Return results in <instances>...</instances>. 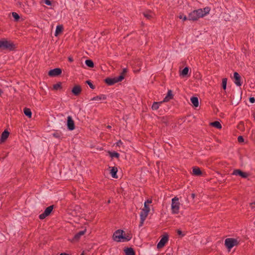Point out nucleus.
Wrapping results in <instances>:
<instances>
[{"label":"nucleus","mask_w":255,"mask_h":255,"mask_svg":"<svg viewBox=\"0 0 255 255\" xmlns=\"http://www.w3.org/2000/svg\"><path fill=\"white\" fill-rule=\"evenodd\" d=\"M124 231L122 230H118L113 234V239L115 241L119 242H127L131 240L132 237L130 235L127 236L123 235Z\"/></svg>","instance_id":"f257e3e1"},{"label":"nucleus","mask_w":255,"mask_h":255,"mask_svg":"<svg viewBox=\"0 0 255 255\" xmlns=\"http://www.w3.org/2000/svg\"><path fill=\"white\" fill-rule=\"evenodd\" d=\"M15 48V45L13 42L7 40L5 39H2L0 40V50H6V51H12Z\"/></svg>","instance_id":"f03ea898"},{"label":"nucleus","mask_w":255,"mask_h":255,"mask_svg":"<svg viewBox=\"0 0 255 255\" xmlns=\"http://www.w3.org/2000/svg\"><path fill=\"white\" fill-rule=\"evenodd\" d=\"M203 17L202 13V9L200 8L197 10H194L191 12L188 15V19L190 20H197L199 18Z\"/></svg>","instance_id":"7ed1b4c3"},{"label":"nucleus","mask_w":255,"mask_h":255,"mask_svg":"<svg viewBox=\"0 0 255 255\" xmlns=\"http://www.w3.org/2000/svg\"><path fill=\"white\" fill-rule=\"evenodd\" d=\"M180 203L179 198L175 197L172 199L171 211L173 214H178L179 210Z\"/></svg>","instance_id":"20e7f679"},{"label":"nucleus","mask_w":255,"mask_h":255,"mask_svg":"<svg viewBox=\"0 0 255 255\" xmlns=\"http://www.w3.org/2000/svg\"><path fill=\"white\" fill-rule=\"evenodd\" d=\"M239 241L237 239L227 238L225 241V245L229 249L231 250L233 247L238 245Z\"/></svg>","instance_id":"39448f33"},{"label":"nucleus","mask_w":255,"mask_h":255,"mask_svg":"<svg viewBox=\"0 0 255 255\" xmlns=\"http://www.w3.org/2000/svg\"><path fill=\"white\" fill-rule=\"evenodd\" d=\"M151 200H147L144 202V208L142 209L140 213V218H144L146 219L150 210L149 206H147V203H151Z\"/></svg>","instance_id":"423d86ee"},{"label":"nucleus","mask_w":255,"mask_h":255,"mask_svg":"<svg viewBox=\"0 0 255 255\" xmlns=\"http://www.w3.org/2000/svg\"><path fill=\"white\" fill-rule=\"evenodd\" d=\"M124 79L123 76H119L113 78H107L105 79V82L109 86H112Z\"/></svg>","instance_id":"0eeeda50"},{"label":"nucleus","mask_w":255,"mask_h":255,"mask_svg":"<svg viewBox=\"0 0 255 255\" xmlns=\"http://www.w3.org/2000/svg\"><path fill=\"white\" fill-rule=\"evenodd\" d=\"M169 236L168 234H165L162 237L159 243L157 244V248L159 249L165 246V244L168 242Z\"/></svg>","instance_id":"6e6552de"},{"label":"nucleus","mask_w":255,"mask_h":255,"mask_svg":"<svg viewBox=\"0 0 255 255\" xmlns=\"http://www.w3.org/2000/svg\"><path fill=\"white\" fill-rule=\"evenodd\" d=\"M54 208V205H51L47 207L44 212L39 216V218L41 220L44 219L46 217L50 215Z\"/></svg>","instance_id":"1a4fd4ad"},{"label":"nucleus","mask_w":255,"mask_h":255,"mask_svg":"<svg viewBox=\"0 0 255 255\" xmlns=\"http://www.w3.org/2000/svg\"><path fill=\"white\" fill-rule=\"evenodd\" d=\"M67 126L68 129L70 130H73L75 129V126L74 122L72 117L70 116L67 117Z\"/></svg>","instance_id":"9d476101"},{"label":"nucleus","mask_w":255,"mask_h":255,"mask_svg":"<svg viewBox=\"0 0 255 255\" xmlns=\"http://www.w3.org/2000/svg\"><path fill=\"white\" fill-rule=\"evenodd\" d=\"M232 174L234 175H239L244 178H247L249 175V173L243 172L240 169L234 170L232 173Z\"/></svg>","instance_id":"9b49d317"},{"label":"nucleus","mask_w":255,"mask_h":255,"mask_svg":"<svg viewBox=\"0 0 255 255\" xmlns=\"http://www.w3.org/2000/svg\"><path fill=\"white\" fill-rule=\"evenodd\" d=\"M61 73V69L57 68L50 70L48 72V75L50 76L55 77L59 75Z\"/></svg>","instance_id":"f8f14e48"},{"label":"nucleus","mask_w":255,"mask_h":255,"mask_svg":"<svg viewBox=\"0 0 255 255\" xmlns=\"http://www.w3.org/2000/svg\"><path fill=\"white\" fill-rule=\"evenodd\" d=\"M234 77L235 79V84L238 86H241L242 85L241 77L239 73L237 72H235L234 73Z\"/></svg>","instance_id":"ddd939ff"},{"label":"nucleus","mask_w":255,"mask_h":255,"mask_svg":"<svg viewBox=\"0 0 255 255\" xmlns=\"http://www.w3.org/2000/svg\"><path fill=\"white\" fill-rule=\"evenodd\" d=\"M82 89L80 85H76L75 86L72 90V93L75 96H78L81 92Z\"/></svg>","instance_id":"4468645a"},{"label":"nucleus","mask_w":255,"mask_h":255,"mask_svg":"<svg viewBox=\"0 0 255 255\" xmlns=\"http://www.w3.org/2000/svg\"><path fill=\"white\" fill-rule=\"evenodd\" d=\"M86 232V230L85 229L83 231H81L79 232L78 233H77L74 236V237L72 239V241H78L80 239L81 237L85 234Z\"/></svg>","instance_id":"2eb2a0df"},{"label":"nucleus","mask_w":255,"mask_h":255,"mask_svg":"<svg viewBox=\"0 0 255 255\" xmlns=\"http://www.w3.org/2000/svg\"><path fill=\"white\" fill-rule=\"evenodd\" d=\"M192 171L193 174L195 176H201L202 174V171L198 167H194Z\"/></svg>","instance_id":"dca6fc26"},{"label":"nucleus","mask_w":255,"mask_h":255,"mask_svg":"<svg viewBox=\"0 0 255 255\" xmlns=\"http://www.w3.org/2000/svg\"><path fill=\"white\" fill-rule=\"evenodd\" d=\"M173 97L172 94V91L171 90H169L167 92L166 96L164 99L163 102H167L169 100L172 99Z\"/></svg>","instance_id":"f3484780"},{"label":"nucleus","mask_w":255,"mask_h":255,"mask_svg":"<svg viewBox=\"0 0 255 255\" xmlns=\"http://www.w3.org/2000/svg\"><path fill=\"white\" fill-rule=\"evenodd\" d=\"M107 99V97L106 95L102 94L96 97H93L91 99L92 101H98V100H104Z\"/></svg>","instance_id":"a211bd4d"},{"label":"nucleus","mask_w":255,"mask_h":255,"mask_svg":"<svg viewBox=\"0 0 255 255\" xmlns=\"http://www.w3.org/2000/svg\"><path fill=\"white\" fill-rule=\"evenodd\" d=\"M126 255H135V252L131 248H127L125 250Z\"/></svg>","instance_id":"6ab92c4d"},{"label":"nucleus","mask_w":255,"mask_h":255,"mask_svg":"<svg viewBox=\"0 0 255 255\" xmlns=\"http://www.w3.org/2000/svg\"><path fill=\"white\" fill-rule=\"evenodd\" d=\"M9 134V132L7 130H4V131L2 132L1 135V140L2 141H4L5 140H6L8 137Z\"/></svg>","instance_id":"aec40b11"},{"label":"nucleus","mask_w":255,"mask_h":255,"mask_svg":"<svg viewBox=\"0 0 255 255\" xmlns=\"http://www.w3.org/2000/svg\"><path fill=\"white\" fill-rule=\"evenodd\" d=\"M191 101L194 107H197L199 106L198 98L196 97L191 98Z\"/></svg>","instance_id":"412c9836"},{"label":"nucleus","mask_w":255,"mask_h":255,"mask_svg":"<svg viewBox=\"0 0 255 255\" xmlns=\"http://www.w3.org/2000/svg\"><path fill=\"white\" fill-rule=\"evenodd\" d=\"M210 125L218 129H221L222 128V125L218 121H215L212 123H211Z\"/></svg>","instance_id":"4be33fe9"},{"label":"nucleus","mask_w":255,"mask_h":255,"mask_svg":"<svg viewBox=\"0 0 255 255\" xmlns=\"http://www.w3.org/2000/svg\"><path fill=\"white\" fill-rule=\"evenodd\" d=\"M163 102H154L151 107V108L153 110H157L159 106L163 103Z\"/></svg>","instance_id":"5701e85b"},{"label":"nucleus","mask_w":255,"mask_h":255,"mask_svg":"<svg viewBox=\"0 0 255 255\" xmlns=\"http://www.w3.org/2000/svg\"><path fill=\"white\" fill-rule=\"evenodd\" d=\"M23 112L25 116L28 117V118H30L32 116V113L31 112V110L30 109L25 108L23 109Z\"/></svg>","instance_id":"b1692460"},{"label":"nucleus","mask_w":255,"mask_h":255,"mask_svg":"<svg viewBox=\"0 0 255 255\" xmlns=\"http://www.w3.org/2000/svg\"><path fill=\"white\" fill-rule=\"evenodd\" d=\"M117 171L118 170L116 167H113L112 169L111 170L110 173L111 174V175L113 178H117Z\"/></svg>","instance_id":"393cba45"},{"label":"nucleus","mask_w":255,"mask_h":255,"mask_svg":"<svg viewBox=\"0 0 255 255\" xmlns=\"http://www.w3.org/2000/svg\"><path fill=\"white\" fill-rule=\"evenodd\" d=\"M143 14L144 16L148 19H150L151 17H152V13L150 11L144 12Z\"/></svg>","instance_id":"a878e982"},{"label":"nucleus","mask_w":255,"mask_h":255,"mask_svg":"<svg viewBox=\"0 0 255 255\" xmlns=\"http://www.w3.org/2000/svg\"><path fill=\"white\" fill-rule=\"evenodd\" d=\"M63 29V27L62 25H59L57 26L55 33V36H57L59 34V33L61 32L62 31Z\"/></svg>","instance_id":"bb28decb"},{"label":"nucleus","mask_w":255,"mask_h":255,"mask_svg":"<svg viewBox=\"0 0 255 255\" xmlns=\"http://www.w3.org/2000/svg\"><path fill=\"white\" fill-rule=\"evenodd\" d=\"M86 65L90 68H93L94 66V62L90 59H88L85 61Z\"/></svg>","instance_id":"cd10ccee"},{"label":"nucleus","mask_w":255,"mask_h":255,"mask_svg":"<svg viewBox=\"0 0 255 255\" xmlns=\"http://www.w3.org/2000/svg\"><path fill=\"white\" fill-rule=\"evenodd\" d=\"M109 153L112 158L116 157L118 158L120 156V154L116 151H109Z\"/></svg>","instance_id":"c85d7f7f"},{"label":"nucleus","mask_w":255,"mask_h":255,"mask_svg":"<svg viewBox=\"0 0 255 255\" xmlns=\"http://www.w3.org/2000/svg\"><path fill=\"white\" fill-rule=\"evenodd\" d=\"M62 89V85L61 82H58L53 85V89L55 90H58Z\"/></svg>","instance_id":"c756f323"},{"label":"nucleus","mask_w":255,"mask_h":255,"mask_svg":"<svg viewBox=\"0 0 255 255\" xmlns=\"http://www.w3.org/2000/svg\"><path fill=\"white\" fill-rule=\"evenodd\" d=\"M189 72V68L187 67H185L181 72V75L183 76L187 75Z\"/></svg>","instance_id":"7c9ffc66"},{"label":"nucleus","mask_w":255,"mask_h":255,"mask_svg":"<svg viewBox=\"0 0 255 255\" xmlns=\"http://www.w3.org/2000/svg\"><path fill=\"white\" fill-rule=\"evenodd\" d=\"M210 11V8L209 7H206L204 9H202V13L203 16L208 14Z\"/></svg>","instance_id":"2f4dec72"},{"label":"nucleus","mask_w":255,"mask_h":255,"mask_svg":"<svg viewBox=\"0 0 255 255\" xmlns=\"http://www.w3.org/2000/svg\"><path fill=\"white\" fill-rule=\"evenodd\" d=\"M53 136L57 138H61L62 136V134L61 132H55L52 134Z\"/></svg>","instance_id":"473e14b6"},{"label":"nucleus","mask_w":255,"mask_h":255,"mask_svg":"<svg viewBox=\"0 0 255 255\" xmlns=\"http://www.w3.org/2000/svg\"><path fill=\"white\" fill-rule=\"evenodd\" d=\"M12 15L16 21H18L19 19L20 18L19 15L16 12H12Z\"/></svg>","instance_id":"72a5a7b5"},{"label":"nucleus","mask_w":255,"mask_h":255,"mask_svg":"<svg viewBox=\"0 0 255 255\" xmlns=\"http://www.w3.org/2000/svg\"><path fill=\"white\" fill-rule=\"evenodd\" d=\"M227 79L223 78L222 79V87L224 90H226L227 87Z\"/></svg>","instance_id":"f704fd0d"},{"label":"nucleus","mask_w":255,"mask_h":255,"mask_svg":"<svg viewBox=\"0 0 255 255\" xmlns=\"http://www.w3.org/2000/svg\"><path fill=\"white\" fill-rule=\"evenodd\" d=\"M86 83L89 86L90 88H91L92 89H94L95 88V86L90 81H86Z\"/></svg>","instance_id":"c9c22d12"},{"label":"nucleus","mask_w":255,"mask_h":255,"mask_svg":"<svg viewBox=\"0 0 255 255\" xmlns=\"http://www.w3.org/2000/svg\"><path fill=\"white\" fill-rule=\"evenodd\" d=\"M127 72H128V70H127V68L123 69V71L121 73L120 76H123V77H124V79L125 78V75L127 73Z\"/></svg>","instance_id":"e433bc0d"},{"label":"nucleus","mask_w":255,"mask_h":255,"mask_svg":"<svg viewBox=\"0 0 255 255\" xmlns=\"http://www.w3.org/2000/svg\"><path fill=\"white\" fill-rule=\"evenodd\" d=\"M179 18L180 19H182L183 21H185L188 19L186 16L183 15V14H180L179 16Z\"/></svg>","instance_id":"4c0bfd02"},{"label":"nucleus","mask_w":255,"mask_h":255,"mask_svg":"<svg viewBox=\"0 0 255 255\" xmlns=\"http://www.w3.org/2000/svg\"><path fill=\"white\" fill-rule=\"evenodd\" d=\"M238 141L239 142H242L244 141V139L242 136H239L238 137Z\"/></svg>","instance_id":"58836bf2"},{"label":"nucleus","mask_w":255,"mask_h":255,"mask_svg":"<svg viewBox=\"0 0 255 255\" xmlns=\"http://www.w3.org/2000/svg\"><path fill=\"white\" fill-rule=\"evenodd\" d=\"M140 223L139 224V227H141V226H142L143 223H144V221L145 220V219H144V218H140Z\"/></svg>","instance_id":"ea45409f"},{"label":"nucleus","mask_w":255,"mask_h":255,"mask_svg":"<svg viewBox=\"0 0 255 255\" xmlns=\"http://www.w3.org/2000/svg\"><path fill=\"white\" fill-rule=\"evenodd\" d=\"M44 2V3L48 5H51L52 4V3L50 0H43Z\"/></svg>","instance_id":"a19ab883"},{"label":"nucleus","mask_w":255,"mask_h":255,"mask_svg":"<svg viewBox=\"0 0 255 255\" xmlns=\"http://www.w3.org/2000/svg\"><path fill=\"white\" fill-rule=\"evenodd\" d=\"M249 101L251 103H254L255 102V99L254 97H250L249 98Z\"/></svg>","instance_id":"79ce46f5"},{"label":"nucleus","mask_w":255,"mask_h":255,"mask_svg":"<svg viewBox=\"0 0 255 255\" xmlns=\"http://www.w3.org/2000/svg\"><path fill=\"white\" fill-rule=\"evenodd\" d=\"M177 234L181 236L182 237H183L185 235L183 234L181 230H178L177 231Z\"/></svg>","instance_id":"37998d69"},{"label":"nucleus","mask_w":255,"mask_h":255,"mask_svg":"<svg viewBox=\"0 0 255 255\" xmlns=\"http://www.w3.org/2000/svg\"><path fill=\"white\" fill-rule=\"evenodd\" d=\"M250 206L252 209H254L255 208V202L251 203L250 204Z\"/></svg>","instance_id":"c03bdc74"},{"label":"nucleus","mask_w":255,"mask_h":255,"mask_svg":"<svg viewBox=\"0 0 255 255\" xmlns=\"http://www.w3.org/2000/svg\"><path fill=\"white\" fill-rule=\"evenodd\" d=\"M123 144V142L121 140H119L117 142V144L118 146H120L121 144Z\"/></svg>","instance_id":"a18cd8bd"},{"label":"nucleus","mask_w":255,"mask_h":255,"mask_svg":"<svg viewBox=\"0 0 255 255\" xmlns=\"http://www.w3.org/2000/svg\"><path fill=\"white\" fill-rule=\"evenodd\" d=\"M68 60L69 62H72L73 61V59L72 57H68Z\"/></svg>","instance_id":"49530a36"},{"label":"nucleus","mask_w":255,"mask_h":255,"mask_svg":"<svg viewBox=\"0 0 255 255\" xmlns=\"http://www.w3.org/2000/svg\"><path fill=\"white\" fill-rule=\"evenodd\" d=\"M60 255H69V254H67L66 253H63L60 254Z\"/></svg>","instance_id":"de8ad7c7"},{"label":"nucleus","mask_w":255,"mask_h":255,"mask_svg":"<svg viewBox=\"0 0 255 255\" xmlns=\"http://www.w3.org/2000/svg\"><path fill=\"white\" fill-rule=\"evenodd\" d=\"M191 196H192V197L193 198H194L195 197V194H193V193H192V194H191Z\"/></svg>","instance_id":"09e8293b"},{"label":"nucleus","mask_w":255,"mask_h":255,"mask_svg":"<svg viewBox=\"0 0 255 255\" xmlns=\"http://www.w3.org/2000/svg\"><path fill=\"white\" fill-rule=\"evenodd\" d=\"M3 92L0 89V95H1V94H2Z\"/></svg>","instance_id":"8fccbe9b"},{"label":"nucleus","mask_w":255,"mask_h":255,"mask_svg":"<svg viewBox=\"0 0 255 255\" xmlns=\"http://www.w3.org/2000/svg\"><path fill=\"white\" fill-rule=\"evenodd\" d=\"M107 128H111V126H108L107 127Z\"/></svg>","instance_id":"3c124183"},{"label":"nucleus","mask_w":255,"mask_h":255,"mask_svg":"<svg viewBox=\"0 0 255 255\" xmlns=\"http://www.w3.org/2000/svg\"><path fill=\"white\" fill-rule=\"evenodd\" d=\"M80 255H84V253H82Z\"/></svg>","instance_id":"603ef678"}]
</instances>
